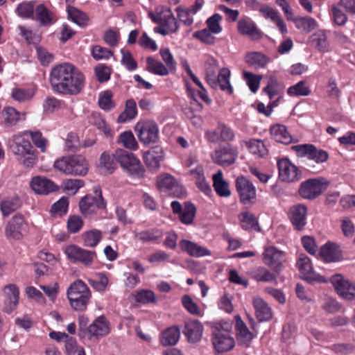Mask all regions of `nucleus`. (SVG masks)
Wrapping results in <instances>:
<instances>
[{"label": "nucleus", "instance_id": "9d476101", "mask_svg": "<svg viewBox=\"0 0 355 355\" xmlns=\"http://www.w3.org/2000/svg\"><path fill=\"white\" fill-rule=\"evenodd\" d=\"M262 257L263 262L271 268L275 272L279 274L282 271L283 263L286 261L284 252L274 246H269L265 248Z\"/></svg>", "mask_w": 355, "mask_h": 355}, {"label": "nucleus", "instance_id": "c03bdc74", "mask_svg": "<svg viewBox=\"0 0 355 355\" xmlns=\"http://www.w3.org/2000/svg\"><path fill=\"white\" fill-rule=\"evenodd\" d=\"M311 42L321 52H327L329 49V43L327 40L324 31L320 30L312 35Z\"/></svg>", "mask_w": 355, "mask_h": 355}, {"label": "nucleus", "instance_id": "4be33fe9", "mask_svg": "<svg viewBox=\"0 0 355 355\" xmlns=\"http://www.w3.org/2000/svg\"><path fill=\"white\" fill-rule=\"evenodd\" d=\"M30 187L37 194H48L58 189V187L53 181L40 175L35 176L31 179Z\"/></svg>", "mask_w": 355, "mask_h": 355}, {"label": "nucleus", "instance_id": "7c9ffc66", "mask_svg": "<svg viewBox=\"0 0 355 355\" xmlns=\"http://www.w3.org/2000/svg\"><path fill=\"white\" fill-rule=\"evenodd\" d=\"M252 304L256 315L259 321H267L272 318V310L262 298L258 296L254 297Z\"/></svg>", "mask_w": 355, "mask_h": 355}, {"label": "nucleus", "instance_id": "1a4fd4ad", "mask_svg": "<svg viewBox=\"0 0 355 355\" xmlns=\"http://www.w3.org/2000/svg\"><path fill=\"white\" fill-rule=\"evenodd\" d=\"M28 231V224L22 215H15L6 224L5 236L8 239L21 240Z\"/></svg>", "mask_w": 355, "mask_h": 355}, {"label": "nucleus", "instance_id": "0eeeda50", "mask_svg": "<svg viewBox=\"0 0 355 355\" xmlns=\"http://www.w3.org/2000/svg\"><path fill=\"white\" fill-rule=\"evenodd\" d=\"M328 182L324 178H311L300 184L298 192L304 199L313 200L324 192Z\"/></svg>", "mask_w": 355, "mask_h": 355}, {"label": "nucleus", "instance_id": "37998d69", "mask_svg": "<svg viewBox=\"0 0 355 355\" xmlns=\"http://www.w3.org/2000/svg\"><path fill=\"white\" fill-rule=\"evenodd\" d=\"M35 12V19L39 21L42 25H49L54 21L53 13L49 10L43 4H40L36 8Z\"/></svg>", "mask_w": 355, "mask_h": 355}, {"label": "nucleus", "instance_id": "2eb2a0df", "mask_svg": "<svg viewBox=\"0 0 355 355\" xmlns=\"http://www.w3.org/2000/svg\"><path fill=\"white\" fill-rule=\"evenodd\" d=\"M297 267L300 270L302 277L305 280L312 282H325L326 279L324 277L315 274L313 271L312 263L310 259L305 254H300L297 261Z\"/></svg>", "mask_w": 355, "mask_h": 355}, {"label": "nucleus", "instance_id": "58836bf2", "mask_svg": "<svg viewBox=\"0 0 355 355\" xmlns=\"http://www.w3.org/2000/svg\"><path fill=\"white\" fill-rule=\"evenodd\" d=\"M204 62L206 80L213 84L214 83L213 79L214 75L216 73L218 68V61L211 55H205L204 56Z\"/></svg>", "mask_w": 355, "mask_h": 355}, {"label": "nucleus", "instance_id": "f8f14e48", "mask_svg": "<svg viewBox=\"0 0 355 355\" xmlns=\"http://www.w3.org/2000/svg\"><path fill=\"white\" fill-rule=\"evenodd\" d=\"M337 294L348 300H355V285L340 274H336L331 277Z\"/></svg>", "mask_w": 355, "mask_h": 355}, {"label": "nucleus", "instance_id": "3c124183", "mask_svg": "<svg viewBox=\"0 0 355 355\" xmlns=\"http://www.w3.org/2000/svg\"><path fill=\"white\" fill-rule=\"evenodd\" d=\"M311 93L310 89L305 85V82L301 80L287 89V94L290 96H306Z\"/></svg>", "mask_w": 355, "mask_h": 355}, {"label": "nucleus", "instance_id": "aec40b11", "mask_svg": "<svg viewBox=\"0 0 355 355\" xmlns=\"http://www.w3.org/2000/svg\"><path fill=\"white\" fill-rule=\"evenodd\" d=\"M23 133L17 134L9 139L8 145L12 153L16 155H24L33 151V147L31 142L24 137Z\"/></svg>", "mask_w": 355, "mask_h": 355}, {"label": "nucleus", "instance_id": "c85d7f7f", "mask_svg": "<svg viewBox=\"0 0 355 355\" xmlns=\"http://www.w3.org/2000/svg\"><path fill=\"white\" fill-rule=\"evenodd\" d=\"M307 209L303 205H297L292 207L289 211V217L293 225L301 230L306 225Z\"/></svg>", "mask_w": 355, "mask_h": 355}, {"label": "nucleus", "instance_id": "c9c22d12", "mask_svg": "<svg viewBox=\"0 0 355 355\" xmlns=\"http://www.w3.org/2000/svg\"><path fill=\"white\" fill-rule=\"evenodd\" d=\"M180 331L178 327H171L164 331L160 336V342L163 345H174L179 340Z\"/></svg>", "mask_w": 355, "mask_h": 355}, {"label": "nucleus", "instance_id": "c756f323", "mask_svg": "<svg viewBox=\"0 0 355 355\" xmlns=\"http://www.w3.org/2000/svg\"><path fill=\"white\" fill-rule=\"evenodd\" d=\"M203 326L198 320H189L185 324L184 334L191 343L200 341L202 336Z\"/></svg>", "mask_w": 355, "mask_h": 355}, {"label": "nucleus", "instance_id": "cd10ccee", "mask_svg": "<svg viewBox=\"0 0 355 355\" xmlns=\"http://www.w3.org/2000/svg\"><path fill=\"white\" fill-rule=\"evenodd\" d=\"M110 324L105 317L101 315L96 318L88 327L90 336H104L110 333Z\"/></svg>", "mask_w": 355, "mask_h": 355}, {"label": "nucleus", "instance_id": "72a5a7b5", "mask_svg": "<svg viewBox=\"0 0 355 355\" xmlns=\"http://www.w3.org/2000/svg\"><path fill=\"white\" fill-rule=\"evenodd\" d=\"M213 187L216 193L221 197H228L231 194L229 189V184L223 179V175L221 171H218L213 175Z\"/></svg>", "mask_w": 355, "mask_h": 355}, {"label": "nucleus", "instance_id": "09e8293b", "mask_svg": "<svg viewBox=\"0 0 355 355\" xmlns=\"http://www.w3.org/2000/svg\"><path fill=\"white\" fill-rule=\"evenodd\" d=\"M242 227L245 230H254L259 231L257 221L254 216L249 212L242 213L239 216Z\"/></svg>", "mask_w": 355, "mask_h": 355}, {"label": "nucleus", "instance_id": "4468645a", "mask_svg": "<svg viewBox=\"0 0 355 355\" xmlns=\"http://www.w3.org/2000/svg\"><path fill=\"white\" fill-rule=\"evenodd\" d=\"M236 187L241 202L245 205L253 203L256 199V188L245 177L239 176L236 180Z\"/></svg>", "mask_w": 355, "mask_h": 355}, {"label": "nucleus", "instance_id": "603ef678", "mask_svg": "<svg viewBox=\"0 0 355 355\" xmlns=\"http://www.w3.org/2000/svg\"><path fill=\"white\" fill-rule=\"evenodd\" d=\"M99 166L102 171L105 173H112L116 168L113 157L106 152L101 154Z\"/></svg>", "mask_w": 355, "mask_h": 355}, {"label": "nucleus", "instance_id": "a211bd4d", "mask_svg": "<svg viewBox=\"0 0 355 355\" xmlns=\"http://www.w3.org/2000/svg\"><path fill=\"white\" fill-rule=\"evenodd\" d=\"M157 187L161 191H168L176 197L185 194V189L169 174H164L158 178Z\"/></svg>", "mask_w": 355, "mask_h": 355}, {"label": "nucleus", "instance_id": "13d9d810", "mask_svg": "<svg viewBox=\"0 0 355 355\" xmlns=\"http://www.w3.org/2000/svg\"><path fill=\"white\" fill-rule=\"evenodd\" d=\"M16 12L17 15L22 18H33V1H26L19 4L18 6L17 7Z\"/></svg>", "mask_w": 355, "mask_h": 355}, {"label": "nucleus", "instance_id": "f704fd0d", "mask_svg": "<svg viewBox=\"0 0 355 355\" xmlns=\"http://www.w3.org/2000/svg\"><path fill=\"white\" fill-rule=\"evenodd\" d=\"M162 159V150L157 147L146 152L144 155L145 163L151 168H158Z\"/></svg>", "mask_w": 355, "mask_h": 355}, {"label": "nucleus", "instance_id": "f03ea898", "mask_svg": "<svg viewBox=\"0 0 355 355\" xmlns=\"http://www.w3.org/2000/svg\"><path fill=\"white\" fill-rule=\"evenodd\" d=\"M67 295L71 308L78 311L87 309L92 297L89 287L80 279L70 285L67 291Z\"/></svg>", "mask_w": 355, "mask_h": 355}, {"label": "nucleus", "instance_id": "680f3d73", "mask_svg": "<svg viewBox=\"0 0 355 355\" xmlns=\"http://www.w3.org/2000/svg\"><path fill=\"white\" fill-rule=\"evenodd\" d=\"M321 308L329 313H334L340 310L341 305L335 299L325 296L322 299Z\"/></svg>", "mask_w": 355, "mask_h": 355}, {"label": "nucleus", "instance_id": "0e129e2a", "mask_svg": "<svg viewBox=\"0 0 355 355\" xmlns=\"http://www.w3.org/2000/svg\"><path fill=\"white\" fill-rule=\"evenodd\" d=\"M121 53L122 55L121 62L128 70L134 71L137 69V64L133 58L131 53L126 49H121Z\"/></svg>", "mask_w": 355, "mask_h": 355}, {"label": "nucleus", "instance_id": "20e7f679", "mask_svg": "<svg viewBox=\"0 0 355 355\" xmlns=\"http://www.w3.org/2000/svg\"><path fill=\"white\" fill-rule=\"evenodd\" d=\"M121 168L133 178H141L145 169L139 159L132 153L123 149H117L113 155Z\"/></svg>", "mask_w": 355, "mask_h": 355}, {"label": "nucleus", "instance_id": "6ab92c4d", "mask_svg": "<svg viewBox=\"0 0 355 355\" xmlns=\"http://www.w3.org/2000/svg\"><path fill=\"white\" fill-rule=\"evenodd\" d=\"M212 343L218 353L230 350L234 346V340L227 331L215 329L213 332Z\"/></svg>", "mask_w": 355, "mask_h": 355}, {"label": "nucleus", "instance_id": "f3484780", "mask_svg": "<svg viewBox=\"0 0 355 355\" xmlns=\"http://www.w3.org/2000/svg\"><path fill=\"white\" fill-rule=\"evenodd\" d=\"M239 34L248 37L253 41L262 38L263 33L259 29L255 22L249 17L241 18L237 24Z\"/></svg>", "mask_w": 355, "mask_h": 355}, {"label": "nucleus", "instance_id": "338daca9", "mask_svg": "<svg viewBox=\"0 0 355 355\" xmlns=\"http://www.w3.org/2000/svg\"><path fill=\"white\" fill-rule=\"evenodd\" d=\"M243 77L246 80L247 85L249 87L250 91L253 93H255L259 87L261 77L254 75L252 73L248 71L243 72Z\"/></svg>", "mask_w": 355, "mask_h": 355}, {"label": "nucleus", "instance_id": "a19ab883", "mask_svg": "<svg viewBox=\"0 0 355 355\" xmlns=\"http://www.w3.org/2000/svg\"><path fill=\"white\" fill-rule=\"evenodd\" d=\"M34 95L35 92L33 89L20 87L13 88L10 93L11 98L19 103L29 101Z\"/></svg>", "mask_w": 355, "mask_h": 355}, {"label": "nucleus", "instance_id": "864d4df0", "mask_svg": "<svg viewBox=\"0 0 355 355\" xmlns=\"http://www.w3.org/2000/svg\"><path fill=\"white\" fill-rule=\"evenodd\" d=\"M196 207L191 203H186L182 213L179 214L181 222L185 225H190L194 220Z\"/></svg>", "mask_w": 355, "mask_h": 355}, {"label": "nucleus", "instance_id": "9b49d317", "mask_svg": "<svg viewBox=\"0 0 355 355\" xmlns=\"http://www.w3.org/2000/svg\"><path fill=\"white\" fill-rule=\"evenodd\" d=\"M279 178L285 182H294L301 178V171L288 158H282L277 162Z\"/></svg>", "mask_w": 355, "mask_h": 355}, {"label": "nucleus", "instance_id": "5701e85b", "mask_svg": "<svg viewBox=\"0 0 355 355\" xmlns=\"http://www.w3.org/2000/svg\"><path fill=\"white\" fill-rule=\"evenodd\" d=\"M3 294L6 299L4 311L11 313L16 309L19 301V288L13 284H10L3 287Z\"/></svg>", "mask_w": 355, "mask_h": 355}, {"label": "nucleus", "instance_id": "423d86ee", "mask_svg": "<svg viewBox=\"0 0 355 355\" xmlns=\"http://www.w3.org/2000/svg\"><path fill=\"white\" fill-rule=\"evenodd\" d=\"M134 130L139 141L144 145L154 144L159 140V130L154 121H139Z\"/></svg>", "mask_w": 355, "mask_h": 355}, {"label": "nucleus", "instance_id": "a878e982", "mask_svg": "<svg viewBox=\"0 0 355 355\" xmlns=\"http://www.w3.org/2000/svg\"><path fill=\"white\" fill-rule=\"evenodd\" d=\"M3 123L6 127L16 125L19 121H24L26 118V112H20L12 107H7L2 112Z\"/></svg>", "mask_w": 355, "mask_h": 355}, {"label": "nucleus", "instance_id": "393cba45", "mask_svg": "<svg viewBox=\"0 0 355 355\" xmlns=\"http://www.w3.org/2000/svg\"><path fill=\"white\" fill-rule=\"evenodd\" d=\"M235 330L239 345L248 347L255 337V334L249 330L248 327L239 316L236 318Z\"/></svg>", "mask_w": 355, "mask_h": 355}, {"label": "nucleus", "instance_id": "39448f33", "mask_svg": "<svg viewBox=\"0 0 355 355\" xmlns=\"http://www.w3.org/2000/svg\"><path fill=\"white\" fill-rule=\"evenodd\" d=\"M148 15L155 23L159 24L154 28L156 33L166 35L176 32L179 28L178 23L169 8H162L156 13L150 12Z\"/></svg>", "mask_w": 355, "mask_h": 355}, {"label": "nucleus", "instance_id": "a18cd8bd", "mask_svg": "<svg viewBox=\"0 0 355 355\" xmlns=\"http://www.w3.org/2000/svg\"><path fill=\"white\" fill-rule=\"evenodd\" d=\"M20 207L18 198H11L0 202V209L3 216H8Z\"/></svg>", "mask_w": 355, "mask_h": 355}, {"label": "nucleus", "instance_id": "ddd939ff", "mask_svg": "<svg viewBox=\"0 0 355 355\" xmlns=\"http://www.w3.org/2000/svg\"><path fill=\"white\" fill-rule=\"evenodd\" d=\"M95 193L96 197L87 195L83 198L79 202L80 210L85 216H90L96 213L98 209L105 207L101 191H96Z\"/></svg>", "mask_w": 355, "mask_h": 355}, {"label": "nucleus", "instance_id": "b1692460", "mask_svg": "<svg viewBox=\"0 0 355 355\" xmlns=\"http://www.w3.org/2000/svg\"><path fill=\"white\" fill-rule=\"evenodd\" d=\"M319 255L327 263L336 262L342 259V251L336 243L327 242L321 246Z\"/></svg>", "mask_w": 355, "mask_h": 355}, {"label": "nucleus", "instance_id": "4c0bfd02", "mask_svg": "<svg viewBox=\"0 0 355 355\" xmlns=\"http://www.w3.org/2000/svg\"><path fill=\"white\" fill-rule=\"evenodd\" d=\"M276 274L263 266H259L252 272L251 275L257 282H270L276 279Z\"/></svg>", "mask_w": 355, "mask_h": 355}, {"label": "nucleus", "instance_id": "7ed1b4c3", "mask_svg": "<svg viewBox=\"0 0 355 355\" xmlns=\"http://www.w3.org/2000/svg\"><path fill=\"white\" fill-rule=\"evenodd\" d=\"M54 168L66 175L84 176L88 172L89 164L82 155L63 157L57 159Z\"/></svg>", "mask_w": 355, "mask_h": 355}, {"label": "nucleus", "instance_id": "49530a36", "mask_svg": "<svg viewBox=\"0 0 355 355\" xmlns=\"http://www.w3.org/2000/svg\"><path fill=\"white\" fill-rule=\"evenodd\" d=\"M117 141L119 144L129 150H135L138 148L137 142L134 135L130 131L121 133Z\"/></svg>", "mask_w": 355, "mask_h": 355}, {"label": "nucleus", "instance_id": "bf43d9fd", "mask_svg": "<svg viewBox=\"0 0 355 355\" xmlns=\"http://www.w3.org/2000/svg\"><path fill=\"white\" fill-rule=\"evenodd\" d=\"M67 12L69 17L74 23L80 26L86 24L87 18L85 13L73 6H67Z\"/></svg>", "mask_w": 355, "mask_h": 355}, {"label": "nucleus", "instance_id": "4d7b16f0", "mask_svg": "<svg viewBox=\"0 0 355 355\" xmlns=\"http://www.w3.org/2000/svg\"><path fill=\"white\" fill-rule=\"evenodd\" d=\"M134 297L137 302L142 304L155 303L157 302L155 294L150 290L139 291L136 293Z\"/></svg>", "mask_w": 355, "mask_h": 355}, {"label": "nucleus", "instance_id": "79ce46f5", "mask_svg": "<svg viewBox=\"0 0 355 355\" xmlns=\"http://www.w3.org/2000/svg\"><path fill=\"white\" fill-rule=\"evenodd\" d=\"M137 114V105L133 99L126 101L125 110L119 116L118 123H125L133 119Z\"/></svg>", "mask_w": 355, "mask_h": 355}, {"label": "nucleus", "instance_id": "bb28decb", "mask_svg": "<svg viewBox=\"0 0 355 355\" xmlns=\"http://www.w3.org/2000/svg\"><path fill=\"white\" fill-rule=\"evenodd\" d=\"M180 246L183 252L191 257H200L211 255V252L207 248L187 239L181 240Z\"/></svg>", "mask_w": 355, "mask_h": 355}, {"label": "nucleus", "instance_id": "774afa93", "mask_svg": "<svg viewBox=\"0 0 355 355\" xmlns=\"http://www.w3.org/2000/svg\"><path fill=\"white\" fill-rule=\"evenodd\" d=\"M175 11L180 20L187 26H191L193 23L194 15L188 8L177 7Z\"/></svg>", "mask_w": 355, "mask_h": 355}, {"label": "nucleus", "instance_id": "2f4dec72", "mask_svg": "<svg viewBox=\"0 0 355 355\" xmlns=\"http://www.w3.org/2000/svg\"><path fill=\"white\" fill-rule=\"evenodd\" d=\"M259 12L265 18L270 19L273 21L282 34L287 33L285 22L273 8L266 5H261Z\"/></svg>", "mask_w": 355, "mask_h": 355}, {"label": "nucleus", "instance_id": "69168bd1", "mask_svg": "<svg viewBox=\"0 0 355 355\" xmlns=\"http://www.w3.org/2000/svg\"><path fill=\"white\" fill-rule=\"evenodd\" d=\"M339 4H334L331 6V16L335 24L338 26L345 24L347 21L346 14L340 9Z\"/></svg>", "mask_w": 355, "mask_h": 355}, {"label": "nucleus", "instance_id": "473e14b6", "mask_svg": "<svg viewBox=\"0 0 355 355\" xmlns=\"http://www.w3.org/2000/svg\"><path fill=\"white\" fill-rule=\"evenodd\" d=\"M270 132L272 137L277 142L288 144L294 141L291 135L284 125H274L271 126Z\"/></svg>", "mask_w": 355, "mask_h": 355}, {"label": "nucleus", "instance_id": "5fc2aeb1", "mask_svg": "<svg viewBox=\"0 0 355 355\" xmlns=\"http://www.w3.org/2000/svg\"><path fill=\"white\" fill-rule=\"evenodd\" d=\"M295 26L298 29L309 33L317 27L318 23L313 18L306 17L297 19Z\"/></svg>", "mask_w": 355, "mask_h": 355}, {"label": "nucleus", "instance_id": "8fccbe9b", "mask_svg": "<svg viewBox=\"0 0 355 355\" xmlns=\"http://www.w3.org/2000/svg\"><path fill=\"white\" fill-rule=\"evenodd\" d=\"M102 233L98 230H92L83 234L84 245L87 247H95L101 241Z\"/></svg>", "mask_w": 355, "mask_h": 355}, {"label": "nucleus", "instance_id": "e433bc0d", "mask_svg": "<svg viewBox=\"0 0 355 355\" xmlns=\"http://www.w3.org/2000/svg\"><path fill=\"white\" fill-rule=\"evenodd\" d=\"M245 60L248 65L255 69L264 68L269 61L268 58L260 52L248 53Z\"/></svg>", "mask_w": 355, "mask_h": 355}, {"label": "nucleus", "instance_id": "6e6d98bb", "mask_svg": "<svg viewBox=\"0 0 355 355\" xmlns=\"http://www.w3.org/2000/svg\"><path fill=\"white\" fill-rule=\"evenodd\" d=\"M245 145L249 151L254 155H258L259 156L263 157L267 153V150L261 140L254 139H250L245 142Z\"/></svg>", "mask_w": 355, "mask_h": 355}, {"label": "nucleus", "instance_id": "f257e3e1", "mask_svg": "<svg viewBox=\"0 0 355 355\" xmlns=\"http://www.w3.org/2000/svg\"><path fill=\"white\" fill-rule=\"evenodd\" d=\"M50 83L53 90L64 95H77L84 87L85 76L74 65L64 62L52 68Z\"/></svg>", "mask_w": 355, "mask_h": 355}, {"label": "nucleus", "instance_id": "6e6552de", "mask_svg": "<svg viewBox=\"0 0 355 355\" xmlns=\"http://www.w3.org/2000/svg\"><path fill=\"white\" fill-rule=\"evenodd\" d=\"M239 155L238 148L227 144L216 148L211 155L213 162L222 166H228L235 162Z\"/></svg>", "mask_w": 355, "mask_h": 355}, {"label": "nucleus", "instance_id": "dca6fc26", "mask_svg": "<svg viewBox=\"0 0 355 355\" xmlns=\"http://www.w3.org/2000/svg\"><path fill=\"white\" fill-rule=\"evenodd\" d=\"M205 137L209 141L216 144L234 140V133L230 127L219 123L215 129L206 130Z\"/></svg>", "mask_w": 355, "mask_h": 355}, {"label": "nucleus", "instance_id": "ea45409f", "mask_svg": "<svg viewBox=\"0 0 355 355\" xmlns=\"http://www.w3.org/2000/svg\"><path fill=\"white\" fill-rule=\"evenodd\" d=\"M135 238L142 242H157L163 236V232L159 229H151L135 234Z\"/></svg>", "mask_w": 355, "mask_h": 355}, {"label": "nucleus", "instance_id": "412c9836", "mask_svg": "<svg viewBox=\"0 0 355 355\" xmlns=\"http://www.w3.org/2000/svg\"><path fill=\"white\" fill-rule=\"evenodd\" d=\"M231 72L228 68L224 67L218 71V74L214 75V83L207 81L208 84L214 89L219 87L222 91L228 94H232L233 92V87L230 83Z\"/></svg>", "mask_w": 355, "mask_h": 355}, {"label": "nucleus", "instance_id": "052dcab7", "mask_svg": "<svg viewBox=\"0 0 355 355\" xmlns=\"http://www.w3.org/2000/svg\"><path fill=\"white\" fill-rule=\"evenodd\" d=\"M98 105L104 110H110L114 107L112 101V93L106 90L100 93L98 96Z\"/></svg>", "mask_w": 355, "mask_h": 355}, {"label": "nucleus", "instance_id": "e2e57ef3", "mask_svg": "<svg viewBox=\"0 0 355 355\" xmlns=\"http://www.w3.org/2000/svg\"><path fill=\"white\" fill-rule=\"evenodd\" d=\"M24 134L30 135L33 144L39 148L42 153L46 151L47 140L42 136L40 132L26 131L24 132Z\"/></svg>", "mask_w": 355, "mask_h": 355}, {"label": "nucleus", "instance_id": "de8ad7c7", "mask_svg": "<svg viewBox=\"0 0 355 355\" xmlns=\"http://www.w3.org/2000/svg\"><path fill=\"white\" fill-rule=\"evenodd\" d=\"M147 68L150 72L154 74L159 76H166L168 74V67L153 58L147 59Z\"/></svg>", "mask_w": 355, "mask_h": 355}]
</instances>
